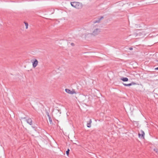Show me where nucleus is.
I'll return each instance as SVG.
<instances>
[{
	"mask_svg": "<svg viewBox=\"0 0 158 158\" xmlns=\"http://www.w3.org/2000/svg\"><path fill=\"white\" fill-rule=\"evenodd\" d=\"M69 149H68V150L66 151V154L68 156L69 155Z\"/></svg>",
	"mask_w": 158,
	"mask_h": 158,
	"instance_id": "4468645a",
	"label": "nucleus"
},
{
	"mask_svg": "<svg viewBox=\"0 0 158 158\" xmlns=\"http://www.w3.org/2000/svg\"><path fill=\"white\" fill-rule=\"evenodd\" d=\"M38 62L36 59H35L34 61L32 62V66L34 68H35L37 65Z\"/></svg>",
	"mask_w": 158,
	"mask_h": 158,
	"instance_id": "39448f33",
	"label": "nucleus"
},
{
	"mask_svg": "<svg viewBox=\"0 0 158 158\" xmlns=\"http://www.w3.org/2000/svg\"><path fill=\"white\" fill-rule=\"evenodd\" d=\"M71 5L73 7L78 9H81L83 6L81 3L77 2H71Z\"/></svg>",
	"mask_w": 158,
	"mask_h": 158,
	"instance_id": "f257e3e1",
	"label": "nucleus"
},
{
	"mask_svg": "<svg viewBox=\"0 0 158 158\" xmlns=\"http://www.w3.org/2000/svg\"><path fill=\"white\" fill-rule=\"evenodd\" d=\"M123 85L125 86H130L132 85V84L131 83H129L128 84H126L125 83L123 84Z\"/></svg>",
	"mask_w": 158,
	"mask_h": 158,
	"instance_id": "f8f14e48",
	"label": "nucleus"
},
{
	"mask_svg": "<svg viewBox=\"0 0 158 158\" xmlns=\"http://www.w3.org/2000/svg\"><path fill=\"white\" fill-rule=\"evenodd\" d=\"M149 72H150V73H152V72H151L149 71Z\"/></svg>",
	"mask_w": 158,
	"mask_h": 158,
	"instance_id": "4be33fe9",
	"label": "nucleus"
},
{
	"mask_svg": "<svg viewBox=\"0 0 158 158\" xmlns=\"http://www.w3.org/2000/svg\"><path fill=\"white\" fill-rule=\"evenodd\" d=\"M65 92L68 94H76L77 93L75 91V90L74 89H72V90H71L69 89H65Z\"/></svg>",
	"mask_w": 158,
	"mask_h": 158,
	"instance_id": "f03ea898",
	"label": "nucleus"
},
{
	"mask_svg": "<svg viewBox=\"0 0 158 158\" xmlns=\"http://www.w3.org/2000/svg\"><path fill=\"white\" fill-rule=\"evenodd\" d=\"M150 31L151 32V33L152 34L153 33L154 34H155V33L156 32V29H152V28H149Z\"/></svg>",
	"mask_w": 158,
	"mask_h": 158,
	"instance_id": "1a4fd4ad",
	"label": "nucleus"
},
{
	"mask_svg": "<svg viewBox=\"0 0 158 158\" xmlns=\"http://www.w3.org/2000/svg\"><path fill=\"white\" fill-rule=\"evenodd\" d=\"M26 118V117H24L23 118V119H25Z\"/></svg>",
	"mask_w": 158,
	"mask_h": 158,
	"instance_id": "412c9836",
	"label": "nucleus"
},
{
	"mask_svg": "<svg viewBox=\"0 0 158 158\" xmlns=\"http://www.w3.org/2000/svg\"><path fill=\"white\" fill-rule=\"evenodd\" d=\"M103 17L102 16L100 17V18H98V20H94L93 23H99L100 20L102 19L103 18Z\"/></svg>",
	"mask_w": 158,
	"mask_h": 158,
	"instance_id": "423d86ee",
	"label": "nucleus"
},
{
	"mask_svg": "<svg viewBox=\"0 0 158 158\" xmlns=\"http://www.w3.org/2000/svg\"><path fill=\"white\" fill-rule=\"evenodd\" d=\"M71 45H72V46H74V44L73 43H72L71 44Z\"/></svg>",
	"mask_w": 158,
	"mask_h": 158,
	"instance_id": "6ab92c4d",
	"label": "nucleus"
},
{
	"mask_svg": "<svg viewBox=\"0 0 158 158\" xmlns=\"http://www.w3.org/2000/svg\"><path fill=\"white\" fill-rule=\"evenodd\" d=\"M48 117V119H49V120L50 122V123H52V119L51 118V117L50 116H49Z\"/></svg>",
	"mask_w": 158,
	"mask_h": 158,
	"instance_id": "ddd939ff",
	"label": "nucleus"
},
{
	"mask_svg": "<svg viewBox=\"0 0 158 158\" xmlns=\"http://www.w3.org/2000/svg\"><path fill=\"white\" fill-rule=\"evenodd\" d=\"M129 49L130 50H132L133 48H132V47H130V48H129Z\"/></svg>",
	"mask_w": 158,
	"mask_h": 158,
	"instance_id": "a211bd4d",
	"label": "nucleus"
},
{
	"mask_svg": "<svg viewBox=\"0 0 158 158\" xmlns=\"http://www.w3.org/2000/svg\"><path fill=\"white\" fill-rule=\"evenodd\" d=\"M100 32V29L98 28H96L93 31L92 34L94 36L98 35Z\"/></svg>",
	"mask_w": 158,
	"mask_h": 158,
	"instance_id": "7ed1b4c3",
	"label": "nucleus"
},
{
	"mask_svg": "<svg viewBox=\"0 0 158 158\" xmlns=\"http://www.w3.org/2000/svg\"><path fill=\"white\" fill-rule=\"evenodd\" d=\"M121 80L124 81H128V78L127 77H123L121 78Z\"/></svg>",
	"mask_w": 158,
	"mask_h": 158,
	"instance_id": "9d476101",
	"label": "nucleus"
},
{
	"mask_svg": "<svg viewBox=\"0 0 158 158\" xmlns=\"http://www.w3.org/2000/svg\"><path fill=\"white\" fill-rule=\"evenodd\" d=\"M92 122L91 119H89V121L87 122V127L89 128L91 127Z\"/></svg>",
	"mask_w": 158,
	"mask_h": 158,
	"instance_id": "0eeeda50",
	"label": "nucleus"
},
{
	"mask_svg": "<svg viewBox=\"0 0 158 158\" xmlns=\"http://www.w3.org/2000/svg\"><path fill=\"white\" fill-rule=\"evenodd\" d=\"M46 114H47L48 117H49V116H50L49 115V114L48 112H46Z\"/></svg>",
	"mask_w": 158,
	"mask_h": 158,
	"instance_id": "dca6fc26",
	"label": "nucleus"
},
{
	"mask_svg": "<svg viewBox=\"0 0 158 158\" xmlns=\"http://www.w3.org/2000/svg\"><path fill=\"white\" fill-rule=\"evenodd\" d=\"M152 34L151 33H150L149 34V37H152L153 36H155L157 35L156 34H155L154 35H152Z\"/></svg>",
	"mask_w": 158,
	"mask_h": 158,
	"instance_id": "9b49d317",
	"label": "nucleus"
},
{
	"mask_svg": "<svg viewBox=\"0 0 158 158\" xmlns=\"http://www.w3.org/2000/svg\"><path fill=\"white\" fill-rule=\"evenodd\" d=\"M26 121L27 123L30 125H31L32 124V121L31 118H28L27 119Z\"/></svg>",
	"mask_w": 158,
	"mask_h": 158,
	"instance_id": "6e6552de",
	"label": "nucleus"
},
{
	"mask_svg": "<svg viewBox=\"0 0 158 158\" xmlns=\"http://www.w3.org/2000/svg\"><path fill=\"white\" fill-rule=\"evenodd\" d=\"M154 150L156 152H157L158 150L157 149H154Z\"/></svg>",
	"mask_w": 158,
	"mask_h": 158,
	"instance_id": "f3484780",
	"label": "nucleus"
},
{
	"mask_svg": "<svg viewBox=\"0 0 158 158\" xmlns=\"http://www.w3.org/2000/svg\"><path fill=\"white\" fill-rule=\"evenodd\" d=\"M155 70H158V67L155 68Z\"/></svg>",
	"mask_w": 158,
	"mask_h": 158,
	"instance_id": "aec40b11",
	"label": "nucleus"
},
{
	"mask_svg": "<svg viewBox=\"0 0 158 158\" xmlns=\"http://www.w3.org/2000/svg\"><path fill=\"white\" fill-rule=\"evenodd\" d=\"M25 23V24L26 28L27 29L28 28V24L27 23Z\"/></svg>",
	"mask_w": 158,
	"mask_h": 158,
	"instance_id": "2eb2a0df",
	"label": "nucleus"
},
{
	"mask_svg": "<svg viewBox=\"0 0 158 158\" xmlns=\"http://www.w3.org/2000/svg\"><path fill=\"white\" fill-rule=\"evenodd\" d=\"M144 132L143 131H141L138 134L139 137L141 139L144 138Z\"/></svg>",
	"mask_w": 158,
	"mask_h": 158,
	"instance_id": "20e7f679",
	"label": "nucleus"
}]
</instances>
